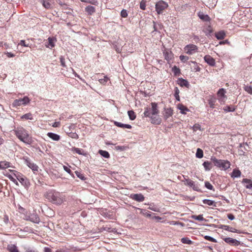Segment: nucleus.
<instances>
[{"mask_svg":"<svg viewBox=\"0 0 252 252\" xmlns=\"http://www.w3.org/2000/svg\"><path fill=\"white\" fill-rule=\"evenodd\" d=\"M45 196L49 201L56 205H61L65 201V196L58 191H50Z\"/></svg>","mask_w":252,"mask_h":252,"instance_id":"nucleus-1","label":"nucleus"},{"mask_svg":"<svg viewBox=\"0 0 252 252\" xmlns=\"http://www.w3.org/2000/svg\"><path fill=\"white\" fill-rule=\"evenodd\" d=\"M14 132L18 139L24 143L29 144L32 142V137L23 127H18Z\"/></svg>","mask_w":252,"mask_h":252,"instance_id":"nucleus-2","label":"nucleus"},{"mask_svg":"<svg viewBox=\"0 0 252 252\" xmlns=\"http://www.w3.org/2000/svg\"><path fill=\"white\" fill-rule=\"evenodd\" d=\"M151 106V108L147 107L145 108L144 114L146 117H150L152 116L158 115L159 113L157 103L155 102H152Z\"/></svg>","mask_w":252,"mask_h":252,"instance_id":"nucleus-3","label":"nucleus"},{"mask_svg":"<svg viewBox=\"0 0 252 252\" xmlns=\"http://www.w3.org/2000/svg\"><path fill=\"white\" fill-rule=\"evenodd\" d=\"M214 164L215 166L223 170H226L230 166V163L228 160L218 159L217 158H215Z\"/></svg>","mask_w":252,"mask_h":252,"instance_id":"nucleus-4","label":"nucleus"},{"mask_svg":"<svg viewBox=\"0 0 252 252\" xmlns=\"http://www.w3.org/2000/svg\"><path fill=\"white\" fill-rule=\"evenodd\" d=\"M168 7V4L167 2L163 0H160L156 4L155 8L157 13L158 14H161Z\"/></svg>","mask_w":252,"mask_h":252,"instance_id":"nucleus-5","label":"nucleus"},{"mask_svg":"<svg viewBox=\"0 0 252 252\" xmlns=\"http://www.w3.org/2000/svg\"><path fill=\"white\" fill-rule=\"evenodd\" d=\"M198 47L192 44H190L186 45L184 48V52L189 55H193L198 52Z\"/></svg>","mask_w":252,"mask_h":252,"instance_id":"nucleus-6","label":"nucleus"},{"mask_svg":"<svg viewBox=\"0 0 252 252\" xmlns=\"http://www.w3.org/2000/svg\"><path fill=\"white\" fill-rule=\"evenodd\" d=\"M30 101V98L26 96L23 98L17 99L14 100L12 103V106L13 107H17L22 105H26L29 103Z\"/></svg>","mask_w":252,"mask_h":252,"instance_id":"nucleus-7","label":"nucleus"},{"mask_svg":"<svg viewBox=\"0 0 252 252\" xmlns=\"http://www.w3.org/2000/svg\"><path fill=\"white\" fill-rule=\"evenodd\" d=\"M223 240L225 242L232 246H238L240 244V241L230 237L224 238Z\"/></svg>","mask_w":252,"mask_h":252,"instance_id":"nucleus-8","label":"nucleus"},{"mask_svg":"<svg viewBox=\"0 0 252 252\" xmlns=\"http://www.w3.org/2000/svg\"><path fill=\"white\" fill-rule=\"evenodd\" d=\"M130 197L132 199L139 202L143 201L145 199V197L141 193L131 194Z\"/></svg>","mask_w":252,"mask_h":252,"instance_id":"nucleus-9","label":"nucleus"},{"mask_svg":"<svg viewBox=\"0 0 252 252\" xmlns=\"http://www.w3.org/2000/svg\"><path fill=\"white\" fill-rule=\"evenodd\" d=\"M165 59L169 63L174 57V55L171 51L165 49L163 52Z\"/></svg>","mask_w":252,"mask_h":252,"instance_id":"nucleus-10","label":"nucleus"},{"mask_svg":"<svg viewBox=\"0 0 252 252\" xmlns=\"http://www.w3.org/2000/svg\"><path fill=\"white\" fill-rule=\"evenodd\" d=\"M225 91L224 89L221 88L220 89L218 92H217V95L218 97V99L220 102L223 101L224 102L225 98L226 97L225 95Z\"/></svg>","mask_w":252,"mask_h":252,"instance_id":"nucleus-11","label":"nucleus"},{"mask_svg":"<svg viewBox=\"0 0 252 252\" xmlns=\"http://www.w3.org/2000/svg\"><path fill=\"white\" fill-rule=\"evenodd\" d=\"M186 183H185V184L191 187L193 190L197 191L200 190L198 185L195 184L194 182H193V181L189 179H187L186 180Z\"/></svg>","mask_w":252,"mask_h":252,"instance_id":"nucleus-12","label":"nucleus"},{"mask_svg":"<svg viewBox=\"0 0 252 252\" xmlns=\"http://www.w3.org/2000/svg\"><path fill=\"white\" fill-rule=\"evenodd\" d=\"M25 163L29 167L32 169L33 171H37L38 170V166L33 162H31L29 159H25Z\"/></svg>","mask_w":252,"mask_h":252,"instance_id":"nucleus-13","label":"nucleus"},{"mask_svg":"<svg viewBox=\"0 0 252 252\" xmlns=\"http://www.w3.org/2000/svg\"><path fill=\"white\" fill-rule=\"evenodd\" d=\"M208 101L210 108H214L216 106V103L217 102L216 98L212 95H210L208 96Z\"/></svg>","mask_w":252,"mask_h":252,"instance_id":"nucleus-14","label":"nucleus"},{"mask_svg":"<svg viewBox=\"0 0 252 252\" xmlns=\"http://www.w3.org/2000/svg\"><path fill=\"white\" fill-rule=\"evenodd\" d=\"M204 59L205 61L208 64H209L210 65L214 66L215 65V63H216L215 60L211 56H210V55H206L204 57Z\"/></svg>","mask_w":252,"mask_h":252,"instance_id":"nucleus-15","label":"nucleus"},{"mask_svg":"<svg viewBox=\"0 0 252 252\" xmlns=\"http://www.w3.org/2000/svg\"><path fill=\"white\" fill-rule=\"evenodd\" d=\"M30 221L38 223L40 222V219L36 213H32L30 215Z\"/></svg>","mask_w":252,"mask_h":252,"instance_id":"nucleus-16","label":"nucleus"},{"mask_svg":"<svg viewBox=\"0 0 252 252\" xmlns=\"http://www.w3.org/2000/svg\"><path fill=\"white\" fill-rule=\"evenodd\" d=\"M151 123L153 124L160 125L161 123V119L157 115L150 117Z\"/></svg>","mask_w":252,"mask_h":252,"instance_id":"nucleus-17","label":"nucleus"},{"mask_svg":"<svg viewBox=\"0 0 252 252\" xmlns=\"http://www.w3.org/2000/svg\"><path fill=\"white\" fill-rule=\"evenodd\" d=\"M71 151L73 154H78L80 155H83L84 156H87V154L86 152H85L83 149H79L77 148H72L71 149Z\"/></svg>","mask_w":252,"mask_h":252,"instance_id":"nucleus-18","label":"nucleus"},{"mask_svg":"<svg viewBox=\"0 0 252 252\" xmlns=\"http://www.w3.org/2000/svg\"><path fill=\"white\" fill-rule=\"evenodd\" d=\"M220 228L225 230H227V231H230L231 232H235V233H240V231L239 230H237L235 228L230 227L228 225H222L220 227Z\"/></svg>","mask_w":252,"mask_h":252,"instance_id":"nucleus-19","label":"nucleus"},{"mask_svg":"<svg viewBox=\"0 0 252 252\" xmlns=\"http://www.w3.org/2000/svg\"><path fill=\"white\" fill-rule=\"evenodd\" d=\"M53 3V0H43L42 5L46 9H50L52 7V4Z\"/></svg>","mask_w":252,"mask_h":252,"instance_id":"nucleus-20","label":"nucleus"},{"mask_svg":"<svg viewBox=\"0 0 252 252\" xmlns=\"http://www.w3.org/2000/svg\"><path fill=\"white\" fill-rule=\"evenodd\" d=\"M11 167V163L6 160L0 161V169H5Z\"/></svg>","mask_w":252,"mask_h":252,"instance_id":"nucleus-21","label":"nucleus"},{"mask_svg":"<svg viewBox=\"0 0 252 252\" xmlns=\"http://www.w3.org/2000/svg\"><path fill=\"white\" fill-rule=\"evenodd\" d=\"M177 108L180 110V112L183 114H186L187 112L189 111V109L186 106L183 104H178L177 105Z\"/></svg>","mask_w":252,"mask_h":252,"instance_id":"nucleus-22","label":"nucleus"},{"mask_svg":"<svg viewBox=\"0 0 252 252\" xmlns=\"http://www.w3.org/2000/svg\"><path fill=\"white\" fill-rule=\"evenodd\" d=\"M56 41V39L53 37H49L48 38V44L46 45V47L47 48H49L50 49L53 48L55 46L54 42Z\"/></svg>","mask_w":252,"mask_h":252,"instance_id":"nucleus-23","label":"nucleus"},{"mask_svg":"<svg viewBox=\"0 0 252 252\" xmlns=\"http://www.w3.org/2000/svg\"><path fill=\"white\" fill-rule=\"evenodd\" d=\"M178 84L182 87H186L189 88V85L188 81L185 79H184L182 78L178 79Z\"/></svg>","mask_w":252,"mask_h":252,"instance_id":"nucleus-24","label":"nucleus"},{"mask_svg":"<svg viewBox=\"0 0 252 252\" xmlns=\"http://www.w3.org/2000/svg\"><path fill=\"white\" fill-rule=\"evenodd\" d=\"M47 135L50 138L55 141H59L60 139V135L52 132H48Z\"/></svg>","mask_w":252,"mask_h":252,"instance_id":"nucleus-25","label":"nucleus"},{"mask_svg":"<svg viewBox=\"0 0 252 252\" xmlns=\"http://www.w3.org/2000/svg\"><path fill=\"white\" fill-rule=\"evenodd\" d=\"M85 11L90 15H92L95 11L94 7L91 5L87 6L85 8Z\"/></svg>","mask_w":252,"mask_h":252,"instance_id":"nucleus-26","label":"nucleus"},{"mask_svg":"<svg viewBox=\"0 0 252 252\" xmlns=\"http://www.w3.org/2000/svg\"><path fill=\"white\" fill-rule=\"evenodd\" d=\"M241 174V172L239 169H234L231 174V177L233 178H238L240 177Z\"/></svg>","mask_w":252,"mask_h":252,"instance_id":"nucleus-27","label":"nucleus"},{"mask_svg":"<svg viewBox=\"0 0 252 252\" xmlns=\"http://www.w3.org/2000/svg\"><path fill=\"white\" fill-rule=\"evenodd\" d=\"M215 36L218 39L221 40L224 38L225 33L224 31H220L215 33Z\"/></svg>","mask_w":252,"mask_h":252,"instance_id":"nucleus-28","label":"nucleus"},{"mask_svg":"<svg viewBox=\"0 0 252 252\" xmlns=\"http://www.w3.org/2000/svg\"><path fill=\"white\" fill-rule=\"evenodd\" d=\"M199 17L204 21H210V18L208 15H205L202 12H199L198 14Z\"/></svg>","mask_w":252,"mask_h":252,"instance_id":"nucleus-29","label":"nucleus"},{"mask_svg":"<svg viewBox=\"0 0 252 252\" xmlns=\"http://www.w3.org/2000/svg\"><path fill=\"white\" fill-rule=\"evenodd\" d=\"M7 250L9 252H19L16 246L14 244L8 245Z\"/></svg>","mask_w":252,"mask_h":252,"instance_id":"nucleus-30","label":"nucleus"},{"mask_svg":"<svg viewBox=\"0 0 252 252\" xmlns=\"http://www.w3.org/2000/svg\"><path fill=\"white\" fill-rule=\"evenodd\" d=\"M114 124L115 126L122 127V128H126L130 129L131 128V126L128 124H123L121 123L118 122H115Z\"/></svg>","mask_w":252,"mask_h":252,"instance_id":"nucleus-31","label":"nucleus"},{"mask_svg":"<svg viewBox=\"0 0 252 252\" xmlns=\"http://www.w3.org/2000/svg\"><path fill=\"white\" fill-rule=\"evenodd\" d=\"M21 120H32L33 119L32 115L31 113H28L22 115L20 118Z\"/></svg>","mask_w":252,"mask_h":252,"instance_id":"nucleus-32","label":"nucleus"},{"mask_svg":"<svg viewBox=\"0 0 252 252\" xmlns=\"http://www.w3.org/2000/svg\"><path fill=\"white\" fill-rule=\"evenodd\" d=\"M173 114L172 110L171 108H167L165 109V113L164 114V118L167 120L170 117H171Z\"/></svg>","mask_w":252,"mask_h":252,"instance_id":"nucleus-33","label":"nucleus"},{"mask_svg":"<svg viewBox=\"0 0 252 252\" xmlns=\"http://www.w3.org/2000/svg\"><path fill=\"white\" fill-rule=\"evenodd\" d=\"M172 71L175 76H179L181 74V70L177 66L174 65L172 68Z\"/></svg>","mask_w":252,"mask_h":252,"instance_id":"nucleus-34","label":"nucleus"},{"mask_svg":"<svg viewBox=\"0 0 252 252\" xmlns=\"http://www.w3.org/2000/svg\"><path fill=\"white\" fill-rule=\"evenodd\" d=\"M243 181V182L247 184V185L246 186V188L252 189V181L251 180L248 179H244Z\"/></svg>","mask_w":252,"mask_h":252,"instance_id":"nucleus-35","label":"nucleus"},{"mask_svg":"<svg viewBox=\"0 0 252 252\" xmlns=\"http://www.w3.org/2000/svg\"><path fill=\"white\" fill-rule=\"evenodd\" d=\"M203 202L209 206H214L216 207V203L213 200L206 199L203 200Z\"/></svg>","mask_w":252,"mask_h":252,"instance_id":"nucleus-36","label":"nucleus"},{"mask_svg":"<svg viewBox=\"0 0 252 252\" xmlns=\"http://www.w3.org/2000/svg\"><path fill=\"white\" fill-rule=\"evenodd\" d=\"M223 110L225 112H234L235 110V108L233 106H226L223 108Z\"/></svg>","mask_w":252,"mask_h":252,"instance_id":"nucleus-37","label":"nucleus"},{"mask_svg":"<svg viewBox=\"0 0 252 252\" xmlns=\"http://www.w3.org/2000/svg\"><path fill=\"white\" fill-rule=\"evenodd\" d=\"M127 114L130 120H134L136 118V115L133 110L128 111Z\"/></svg>","mask_w":252,"mask_h":252,"instance_id":"nucleus-38","label":"nucleus"},{"mask_svg":"<svg viewBox=\"0 0 252 252\" xmlns=\"http://www.w3.org/2000/svg\"><path fill=\"white\" fill-rule=\"evenodd\" d=\"M138 209L140 211V214H143L145 216H146L147 217H150L151 216V212L147 211L145 210H143L140 208H138Z\"/></svg>","mask_w":252,"mask_h":252,"instance_id":"nucleus-39","label":"nucleus"},{"mask_svg":"<svg viewBox=\"0 0 252 252\" xmlns=\"http://www.w3.org/2000/svg\"><path fill=\"white\" fill-rule=\"evenodd\" d=\"M181 242L183 244L190 245L192 244V242L188 238L184 237L181 239Z\"/></svg>","mask_w":252,"mask_h":252,"instance_id":"nucleus-40","label":"nucleus"},{"mask_svg":"<svg viewBox=\"0 0 252 252\" xmlns=\"http://www.w3.org/2000/svg\"><path fill=\"white\" fill-rule=\"evenodd\" d=\"M203 156V151L201 149L198 148L197 149V151L196 153V158H202Z\"/></svg>","mask_w":252,"mask_h":252,"instance_id":"nucleus-41","label":"nucleus"},{"mask_svg":"<svg viewBox=\"0 0 252 252\" xmlns=\"http://www.w3.org/2000/svg\"><path fill=\"white\" fill-rule=\"evenodd\" d=\"M191 218L195 220L202 221L204 220L202 215H199L198 216L193 215Z\"/></svg>","mask_w":252,"mask_h":252,"instance_id":"nucleus-42","label":"nucleus"},{"mask_svg":"<svg viewBox=\"0 0 252 252\" xmlns=\"http://www.w3.org/2000/svg\"><path fill=\"white\" fill-rule=\"evenodd\" d=\"M206 170L208 171L211 169L210 165L211 163L208 161H205L203 164Z\"/></svg>","mask_w":252,"mask_h":252,"instance_id":"nucleus-43","label":"nucleus"},{"mask_svg":"<svg viewBox=\"0 0 252 252\" xmlns=\"http://www.w3.org/2000/svg\"><path fill=\"white\" fill-rule=\"evenodd\" d=\"M99 154L104 158H109V154L108 152L105 151L99 150Z\"/></svg>","mask_w":252,"mask_h":252,"instance_id":"nucleus-44","label":"nucleus"},{"mask_svg":"<svg viewBox=\"0 0 252 252\" xmlns=\"http://www.w3.org/2000/svg\"><path fill=\"white\" fill-rule=\"evenodd\" d=\"M181 61L184 63H186L189 59V57L187 56L181 55L179 57Z\"/></svg>","mask_w":252,"mask_h":252,"instance_id":"nucleus-45","label":"nucleus"},{"mask_svg":"<svg viewBox=\"0 0 252 252\" xmlns=\"http://www.w3.org/2000/svg\"><path fill=\"white\" fill-rule=\"evenodd\" d=\"M145 0H142L140 3V7L142 10H145L146 4Z\"/></svg>","mask_w":252,"mask_h":252,"instance_id":"nucleus-46","label":"nucleus"},{"mask_svg":"<svg viewBox=\"0 0 252 252\" xmlns=\"http://www.w3.org/2000/svg\"><path fill=\"white\" fill-rule=\"evenodd\" d=\"M179 89L176 87L175 89V97L177 100L180 101V96L179 95Z\"/></svg>","mask_w":252,"mask_h":252,"instance_id":"nucleus-47","label":"nucleus"},{"mask_svg":"<svg viewBox=\"0 0 252 252\" xmlns=\"http://www.w3.org/2000/svg\"><path fill=\"white\" fill-rule=\"evenodd\" d=\"M204 238L206 240H208L211 242H212L216 243L217 242V240L215 238H214L210 236L206 235L204 236Z\"/></svg>","mask_w":252,"mask_h":252,"instance_id":"nucleus-48","label":"nucleus"},{"mask_svg":"<svg viewBox=\"0 0 252 252\" xmlns=\"http://www.w3.org/2000/svg\"><path fill=\"white\" fill-rule=\"evenodd\" d=\"M244 90L250 94H252V87L251 86H246L244 87Z\"/></svg>","mask_w":252,"mask_h":252,"instance_id":"nucleus-49","label":"nucleus"},{"mask_svg":"<svg viewBox=\"0 0 252 252\" xmlns=\"http://www.w3.org/2000/svg\"><path fill=\"white\" fill-rule=\"evenodd\" d=\"M205 186L206 188H207L209 189L214 190L213 186L209 182H205Z\"/></svg>","mask_w":252,"mask_h":252,"instance_id":"nucleus-50","label":"nucleus"},{"mask_svg":"<svg viewBox=\"0 0 252 252\" xmlns=\"http://www.w3.org/2000/svg\"><path fill=\"white\" fill-rule=\"evenodd\" d=\"M191 63L194 64V69L195 71H199L200 70V67L198 65L197 63L195 62L192 61Z\"/></svg>","mask_w":252,"mask_h":252,"instance_id":"nucleus-51","label":"nucleus"},{"mask_svg":"<svg viewBox=\"0 0 252 252\" xmlns=\"http://www.w3.org/2000/svg\"><path fill=\"white\" fill-rule=\"evenodd\" d=\"M169 223L170 225H173L180 224V225H181L182 226H184V223H182V222H179V221H171L169 222Z\"/></svg>","mask_w":252,"mask_h":252,"instance_id":"nucleus-52","label":"nucleus"},{"mask_svg":"<svg viewBox=\"0 0 252 252\" xmlns=\"http://www.w3.org/2000/svg\"><path fill=\"white\" fill-rule=\"evenodd\" d=\"M127 11L126 9H123L121 12V16L123 18H126L127 17Z\"/></svg>","mask_w":252,"mask_h":252,"instance_id":"nucleus-53","label":"nucleus"},{"mask_svg":"<svg viewBox=\"0 0 252 252\" xmlns=\"http://www.w3.org/2000/svg\"><path fill=\"white\" fill-rule=\"evenodd\" d=\"M108 80V78L106 76H104V78L102 79H100L99 80V82L101 84H104L106 83Z\"/></svg>","mask_w":252,"mask_h":252,"instance_id":"nucleus-54","label":"nucleus"},{"mask_svg":"<svg viewBox=\"0 0 252 252\" xmlns=\"http://www.w3.org/2000/svg\"><path fill=\"white\" fill-rule=\"evenodd\" d=\"M60 63L61 64V65L64 67H66L64 58L63 57H61L60 58Z\"/></svg>","mask_w":252,"mask_h":252,"instance_id":"nucleus-55","label":"nucleus"},{"mask_svg":"<svg viewBox=\"0 0 252 252\" xmlns=\"http://www.w3.org/2000/svg\"><path fill=\"white\" fill-rule=\"evenodd\" d=\"M4 54L6 55L8 58H13L15 57V54L12 53L11 52H4Z\"/></svg>","mask_w":252,"mask_h":252,"instance_id":"nucleus-56","label":"nucleus"},{"mask_svg":"<svg viewBox=\"0 0 252 252\" xmlns=\"http://www.w3.org/2000/svg\"><path fill=\"white\" fill-rule=\"evenodd\" d=\"M63 168L64 169V170L67 173L70 174V173L71 172V170L70 169V166H65V165H63Z\"/></svg>","mask_w":252,"mask_h":252,"instance_id":"nucleus-57","label":"nucleus"},{"mask_svg":"<svg viewBox=\"0 0 252 252\" xmlns=\"http://www.w3.org/2000/svg\"><path fill=\"white\" fill-rule=\"evenodd\" d=\"M60 126H61L60 122H55L52 125V126L54 127H60Z\"/></svg>","mask_w":252,"mask_h":252,"instance_id":"nucleus-58","label":"nucleus"},{"mask_svg":"<svg viewBox=\"0 0 252 252\" xmlns=\"http://www.w3.org/2000/svg\"><path fill=\"white\" fill-rule=\"evenodd\" d=\"M19 45H20L24 46V47H28L29 46L28 44H26L25 41L24 40H21L20 41Z\"/></svg>","mask_w":252,"mask_h":252,"instance_id":"nucleus-59","label":"nucleus"},{"mask_svg":"<svg viewBox=\"0 0 252 252\" xmlns=\"http://www.w3.org/2000/svg\"><path fill=\"white\" fill-rule=\"evenodd\" d=\"M87 3H91L94 5H97L98 2L96 0H88Z\"/></svg>","mask_w":252,"mask_h":252,"instance_id":"nucleus-60","label":"nucleus"},{"mask_svg":"<svg viewBox=\"0 0 252 252\" xmlns=\"http://www.w3.org/2000/svg\"><path fill=\"white\" fill-rule=\"evenodd\" d=\"M193 128L194 130H196L197 129H199L200 128V126L199 124H195L193 126Z\"/></svg>","mask_w":252,"mask_h":252,"instance_id":"nucleus-61","label":"nucleus"},{"mask_svg":"<svg viewBox=\"0 0 252 252\" xmlns=\"http://www.w3.org/2000/svg\"><path fill=\"white\" fill-rule=\"evenodd\" d=\"M227 217L230 220H233L235 218L234 215L231 214H228Z\"/></svg>","mask_w":252,"mask_h":252,"instance_id":"nucleus-62","label":"nucleus"},{"mask_svg":"<svg viewBox=\"0 0 252 252\" xmlns=\"http://www.w3.org/2000/svg\"><path fill=\"white\" fill-rule=\"evenodd\" d=\"M44 252H51V250L49 248L45 247L44 249Z\"/></svg>","mask_w":252,"mask_h":252,"instance_id":"nucleus-63","label":"nucleus"},{"mask_svg":"<svg viewBox=\"0 0 252 252\" xmlns=\"http://www.w3.org/2000/svg\"><path fill=\"white\" fill-rule=\"evenodd\" d=\"M3 45L4 46V48L5 49H9V48H10L9 45L8 43H4L3 44Z\"/></svg>","mask_w":252,"mask_h":252,"instance_id":"nucleus-64","label":"nucleus"}]
</instances>
